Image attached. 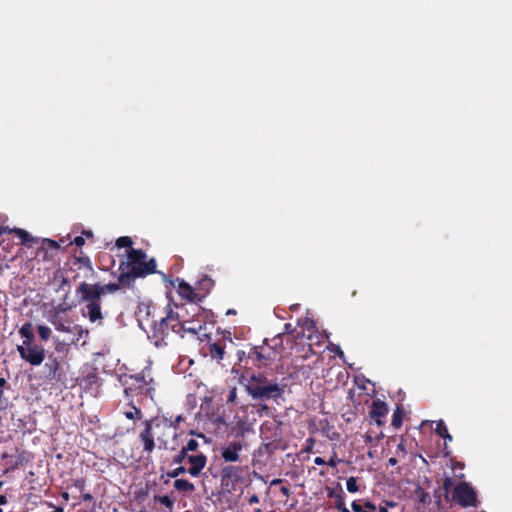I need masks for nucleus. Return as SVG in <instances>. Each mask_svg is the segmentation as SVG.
I'll use <instances>...</instances> for the list:
<instances>
[{"label":"nucleus","instance_id":"nucleus-1","mask_svg":"<svg viewBox=\"0 0 512 512\" xmlns=\"http://www.w3.org/2000/svg\"><path fill=\"white\" fill-rule=\"evenodd\" d=\"M167 423V416L165 415L146 419L143 422V429L139 432L138 440L145 454L151 455L153 453L156 442L160 450H176V446L171 445L168 440L171 424Z\"/></svg>","mask_w":512,"mask_h":512},{"label":"nucleus","instance_id":"nucleus-2","mask_svg":"<svg viewBox=\"0 0 512 512\" xmlns=\"http://www.w3.org/2000/svg\"><path fill=\"white\" fill-rule=\"evenodd\" d=\"M286 385L271 379L265 372L252 373L246 384L248 394L255 400L278 401L284 395Z\"/></svg>","mask_w":512,"mask_h":512},{"label":"nucleus","instance_id":"nucleus-3","mask_svg":"<svg viewBox=\"0 0 512 512\" xmlns=\"http://www.w3.org/2000/svg\"><path fill=\"white\" fill-rule=\"evenodd\" d=\"M127 401L142 405L146 399L153 400L155 383L152 378L146 379L144 372L126 375L122 380Z\"/></svg>","mask_w":512,"mask_h":512},{"label":"nucleus","instance_id":"nucleus-4","mask_svg":"<svg viewBox=\"0 0 512 512\" xmlns=\"http://www.w3.org/2000/svg\"><path fill=\"white\" fill-rule=\"evenodd\" d=\"M166 310V316L162 317L160 321H156L151 328V337L154 339L156 347L167 345L166 339L170 332L177 335L178 332L183 329L180 313L174 312L169 305Z\"/></svg>","mask_w":512,"mask_h":512},{"label":"nucleus","instance_id":"nucleus-5","mask_svg":"<svg viewBox=\"0 0 512 512\" xmlns=\"http://www.w3.org/2000/svg\"><path fill=\"white\" fill-rule=\"evenodd\" d=\"M203 413L200 414V421L202 422V428L210 434L220 435L228 427V423L225 418V409L223 405L219 404H207L206 407H202Z\"/></svg>","mask_w":512,"mask_h":512},{"label":"nucleus","instance_id":"nucleus-6","mask_svg":"<svg viewBox=\"0 0 512 512\" xmlns=\"http://www.w3.org/2000/svg\"><path fill=\"white\" fill-rule=\"evenodd\" d=\"M119 280L122 284H127V288H131L138 278H145L148 275L157 273V263L155 258L131 264L129 268H119Z\"/></svg>","mask_w":512,"mask_h":512},{"label":"nucleus","instance_id":"nucleus-7","mask_svg":"<svg viewBox=\"0 0 512 512\" xmlns=\"http://www.w3.org/2000/svg\"><path fill=\"white\" fill-rule=\"evenodd\" d=\"M65 310L66 309H57L49 311L48 321L54 328L59 332L76 333L78 334V339L81 338L83 334L88 335V331L84 330L80 325H70L71 322L68 317L61 313Z\"/></svg>","mask_w":512,"mask_h":512},{"label":"nucleus","instance_id":"nucleus-8","mask_svg":"<svg viewBox=\"0 0 512 512\" xmlns=\"http://www.w3.org/2000/svg\"><path fill=\"white\" fill-rule=\"evenodd\" d=\"M451 500L457 502L461 507H476L478 499L475 490L468 482H459L452 492Z\"/></svg>","mask_w":512,"mask_h":512},{"label":"nucleus","instance_id":"nucleus-9","mask_svg":"<svg viewBox=\"0 0 512 512\" xmlns=\"http://www.w3.org/2000/svg\"><path fill=\"white\" fill-rule=\"evenodd\" d=\"M17 351L20 357L31 366H39L45 359V349L35 341L18 345Z\"/></svg>","mask_w":512,"mask_h":512},{"label":"nucleus","instance_id":"nucleus-10","mask_svg":"<svg viewBox=\"0 0 512 512\" xmlns=\"http://www.w3.org/2000/svg\"><path fill=\"white\" fill-rule=\"evenodd\" d=\"M171 285L177 289L178 294L183 298L191 302L193 311L196 313L200 310V307L196 305L200 302L202 297L195 292L194 288L190 286L183 279L176 278L170 281Z\"/></svg>","mask_w":512,"mask_h":512},{"label":"nucleus","instance_id":"nucleus-11","mask_svg":"<svg viewBox=\"0 0 512 512\" xmlns=\"http://www.w3.org/2000/svg\"><path fill=\"white\" fill-rule=\"evenodd\" d=\"M243 468L236 465H226L222 468L221 472V486L227 491H232L236 483L241 479Z\"/></svg>","mask_w":512,"mask_h":512},{"label":"nucleus","instance_id":"nucleus-12","mask_svg":"<svg viewBox=\"0 0 512 512\" xmlns=\"http://www.w3.org/2000/svg\"><path fill=\"white\" fill-rule=\"evenodd\" d=\"M60 252V244L55 240L44 238L41 246L37 248L36 258L42 262L53 261Z\"/></svg>","mask_w":512,"mask_h":512},{"label":"nucleus","instance_id":"nucleus-13","mask_svg":"<svg viewBox=\"0 0 512 512\" xmlns=\"http://www.w3.org/2000/svg\"><path fill=\"white\" fill-rule=\"evenodd\" d=\"M63 357L55 356L53 353L48 355V360L44 365V376L48 381H60L64 375L61 363Z\"/></svg>","mask_w":512,"mask_h":512},{"label":"nucleus","instance_id":"nucleus-14","mask_svg":"<svg viewBox=\"0 0 512 512\" xmlns=\"http://www.w3.org/2000/svg\"><path fill=\"white\" fill-rule=\"evenodd\" d=\"M271 348L266 349L265 347H252L248 352V360L252 361L253 365L267 366L271 361L274 360L276 351H270Z\"/></svg>","mask_w":512,"mask_h":512},{"label":"nucleus","instance_id":"nucleus-15","mask_svg":"<svg viewBox=\"0 0 512 512\" xmlns=\"http://www.w3.org/2000/svg\"><path fill=\"white\" fill-rule=\"evenodd\" d=\"M79 303L100 302L101 297L99 294L98 284H89L82 282L76 289Z\"/></svg>","mask_w":512,"mask_h":512},{"label":"nucleus","instance_id":"nucleus-16","mask_svg":"<svg viewBox=\"0 0 512 512\" xmlns=\"http://www.w3.org/2000/svg\"><path fill=\"white\" fill-rule=\"evenodd\" d=\"M244 445L241 441H232L221 447L220 456L225 463H236L241 461V452Z\"/></svg>","mask_w":512,"mask_h":512},{"label":"nucleus","instance_id":"nucleus-17","mask_svg":"<svg viewBox=\"0 0 512 512\" xmlns=\"http://www.w3.org/2000/svg\"><path fill=\"white\" fill-rule=\"evenodd\" d=\"M388 411H389L388 406L384 401H382L380 399H375L372 402L369 416L375 420V422L378 426H382L384 424L383 419L388 414Z\"/></svg>","mask_w":512,"mask_h":512},{"label":"nucleus","instance_id":"nucleus-18","mask_svg":"<svg viewBox=\"0 0 512 512\" xmlns=\"http://www.w3.org/2000/svg\"><path fill=\"white\" fill-rule=\"evenodd\" d=\"M188 462L190 464V467L188 469L189 474L193 477H197L200 475L201 471L206 466L207 457L203 453L190 455L188 457Z\"/></svg>","mask_w":512,"mask_h":512},{"label":"nucleus","instance_id":"nucleus-19","mask_svg":"<svg viewBox=\"0 0 512 512\" xmlns=\"http://www.w3.org/2000/svg\"><path fill=\"white\" fill-rule=\"evenodd\" d=\"M79 385L87 391L96 392L101 386V379L98 373L93 370L79 379Z\"/></svg>","mask_w":512,"mask_h":512},{"label":"nucleus","instance_id":"nucleus-20","mask_svg":"<svg viewBox=\"0 0 512 512\" xmlns=\"http://www.w3.org/2000/svg\"><path fill=\"white\" fill-rule=\"evenodd\" d=\"M147 259V254L142 249L130 248L127 251V260L121 261L119 264V268L126 267L129 268L131 264H138V262L145 261Z\"/></svg>","mask_w":512,"mask_h":512},{"label":"nucleus","instance_id":"nucleus-21","mask_svg":"<svg viewBox=\"0 0 512 512\" xmlns=\"http://www.w3.org/2000/svg\"><path fill=\"white\" fill-rule=\"evenodd\" d=\"M206 349L207 354H209L213 360H216L217 362L223 360L225 354V344L223 341L213 343L208 342L206 344Z\"/></svg>","mask_w":512,"mask_h":512},{"label":"nucleus","instance_id":"nucleus-22","mask_svg":"<svg viewBox=\"0 0 512 512\" xmlns=\"http://www.w3.org/2000/svg\"><path fill=\"white\" fill-rule=\"evenodd\" d=\"M181 325L183 326V329H181L177 335H179L181 338L184 337L186 333H190L193 336H198V333L200 330H202L203 326L200 321H189L184 319L183 316H181Z\"/></svg>","mask_w":512,"mask_h":512},{"label":"nucleus","instance_id":"nucleus-23","mask_svg":"<svg viewBox=\"0 0 512 512\" xmlns=\"http://www.w3.org/2000/svg\"><path fill=\"white\" fill-rule=\"evenodd\" d=\"M83 316L88 317L91 322L102 320L101 301L87 303L86 312H83Z\"/></svg>","mask_w":512,"mask_h":512},{"label":"nucleus","instance_id":"nucleus-24","mask_svg":"<svg viewBox=\"0 0 512 512\" xmlns=\"http://www.w3.org/2000/svg\"><path fill=\"white\" fill-rule=\"evenodd\" d=\"M11 232L16 234V236L21 240V244L27 247H33L35 244L39 242L38 238L33 237L24 229L14 228Z\"/></svg>","mask_w":512,"mask_h":512},{"label":"nucleus","instance_id":"nucleus-25","mask_svg":"<svg viewBox=\"0 0 512 512\" xmlns=\"http://www.w3.org/2000/svg\"><path fill=\"white\" fill-rule=\"evenodd\" d=\"M69 264L71 265V270L76 269H86L88 272H93V266L91 260L88 256L83 255L79 257H73Z\"/></svg>","mask_w":512,"mask_h":512},{"label":"nucleus","instance_id":"nucleus-26","mask_svg":"<svg viewBox=\"0 0 512 512\" xmlns=\"http://www.w3.org/2000/svg\"><path fill=\"white\" fill-rule=\"evenodd\" d=\"M127 406L129 409L123 412V415L126 419L138 421L143 418V412L140 408V405L136 404L135 402L128 401Z\"/></svg>","mask_w":512,"mask_h":512},{"label":"nucleus","instance_id":"nucleus-27","mask_svg":"<svg viewBox=\"0 0 512 512\" xmlns=\"http://www.w3.org/2000/svg\"><path fill=\"white\" fill-rule=\"evenodd\" d=\"M97 284H98L100 297H102V295H105L108 293H115L119 289L127 287V284H122V282H120L119 279H118L117 283H108V284H104V285H102L100 283H97Z\"/></svg>","mask_w":512,"mask_h":512},{"label":"nucleus","instance_id":"nucleus-28","mask_svg":"<svg viewBox=\"0 0 512 512\" xmlns=\"http://www.w3.org/2000/svg\"><path fill=\"white\" fill-rule=\"evenodd\" d=\"M19 334L24 338L23 343L35 341L33 326L30 322H26L20 327Z\"/></svg>","mask_w":512,"mask_h":512},{"label":"nucleus","instance_id":"nucleus-29","mask_svg":"<svg viewBox=\"0 0 512 512\" xmlns=\"http://www.w3.org/2000/svg\"><path fill=\"white\" fill-rule=\"evenodd\" d=\"M173 486L179 492H193L195 490L194 484L186 479H176Z\"/></svg>","mask_w":512,"mask_h":512},{"label":"nucleus","instance_id":"nucleus-30","mask_svg":"<svg viewBox=\"0 0 512 512\" xmlns=\"http://www.w3.org/2000/svg\"><path fill=\"white\" fill-rule=\"evenodd\" d=\"M184 421V417L182 415H177L174 419L167 417V424H171L170 428L173 430V440H175L178 436L177 431L180 428V424Z\"/></svg>","mask_w":512,"mask_h":512},{"label":"nucleus","instance_id":"nucleus-31","mask_svg":"<svg viewBox=\"0 0 512 512\" xmlns=\"http://www.w3.org/2000/svg\"><path fill=\"white\" fill-rule=\"evenodd\" d=\"M435 431L444 440L452 441V436L449 434L447 426L443 420L437 422Z\"/></svg>","mask_w":512,"mask_h":512},{"label":"nucleus","instance_id":"nucleus-32","mask_svg":"<svg viewBox=\"0 0 512 512\" xmlns=\"http://www.w3.org/2000/svg\"><path fill=\"white\" fill-rule=\"evenodd\" d=\"M415 495L418 498V501L422 504H429L431 502V497L428 492H426L422 487L418 486L415 491Z\"/></svg>","mask_w":512,"mask_h":512},{"label":"nucleus","instance_id":"nucleus-33","mask_svg":"<svg viewBox=\"0 0 512 512\" xmlns=\"http://www.w3.org/2000/svg\"><path fill=\"white\" fill-rule=\"evenodd\" d=\"M154 500L156 502H159L160 504L164 505L165 507H167L170 512L173 510L174 500L171 499L169 496H167V495H163V496L155 495L154 496Z\"/></svg>","mask_w":512,"mask_h":512},{"label":"nucleus","instance_id":"nucleus-34","mask_svg":"<svg viewBox=\"0 0 512 512\" xmlns=\"http://www.w3.org/2000/svg\"><path fill=\"white\" fill-rule=\"evenodd\" d=\"M402 418H403V412L402 410L400 409V407H397L394 412H393V415H392V420H391V425L394 427V428H400L401 425H402Z\"/></svg>","mask_w":512,"mask_h":512},{"label":"nucleus","instance_id":"nucleus-35","mask_svg":"<svg viewBox=\"0 0 512 512\" xmlns=\"http://www.w3.org/2000/svg\"><path fill=\"white\" fill-rule=\"evenodd\" d=\"M278 443L275 441L263 443L260 446V451H263L269 455L273 454L278 449Z\"/></svg>","mask_w":512,"mask_h":512},{"label":"nucleus","instance_id":"nucleus-36","mask_svg":"<svg viewBox=\"0 0 512 512\" xmlns=\"http://www.w3.org/2000/svg\"><path fill=\"white\" fill-rule=\"evenodd\" d=\"M133 241L129 236H122L116 240V246L119 248H132Z\"/></svg>","mask_w":512,"mask_h":512},{"label":"nucleus","instance_id":"nucleus-37","mask_svg":"<svg viewBox=\"0 0 512 512\" xmlns=\"http://www.w3.org/2000/svg\"><path fill=\"white\" fill-rule=\"evenodd\" d=\"M37 331L39 337L44 341H47L51 336V329L46 325H39L37 327Z\"/></svg>","mask_w":512,"mask_h":512},{"label":"nucleus","instance_id":"nucleus-38","mask_svg":"<svg viewBox=\"0 0 512 512\" xmlns=\"http://www.w3.org/2000/svg\"><path fill=\"white\" fill-rule=\"evenodd\" d=\"M328 498H336L339 499L344 495L342 487L338 484V491L331 487H326Z\"/></svg>","mask_w":512,"mask_h":512},{"label":"nucleus","instance_id":"nucleus-39","mask_svg":"<svg viewBox=\"0 0 512 512\" xmlns=\"http://www.w3.org/2000/svg\"><path fill=\"white\" fill-rule=\"evenodd\" d=\"M186 450V452H196L199 448V443L196 439H189L187 443L182 447Z\"/></svg>","mask_w":512,"mask_h":512},{"label":"nucleus","instance_id":"nucleus-40","mask_svg":"<svg viewBox=\"0 0 512 512\" xmlns=\"http://www.w3.org/2000/svg\"><path fill=\"white\" fill-rule=\"evenodd\" d=\"M190 455L188 454V452H186V450L184 448H181V450L178 452L177 455L174 456L173 458V463L174 464H181L184 462V460H188V457Z\"/></svg>","mask_w":512,"mask_h":512},{"label":"nucleus","instance_id":"nucleus-41","mask_svg":"<svg viewBox=\"0 0 512 512\" xmlns=\"http://www.w3.org/2000/svg\"><path fill=\"white\" fill-rule=\"evenodd\" d=\"M346 487L350 493H356L359 490L356 478L349 477L346 482Z\"/></svg>","mask_w":512,"mask_h":512},{"label":"nucleus","instance_id":"nucleus-42","mask_svg":"<svg viewBox=\"0 0 512 512\" xmlns=\"http://www.w3.org/2000/svg\"><path fill=\"white\" fill-rule=\"evenodd\" d=\"M452 486H453V480L451 477L449 476H446L444 479H443V489L445 491V496L446 498L448 499V495L452 489Z\"/></svg>","mask_w":512,"mask_h":512},{"label":"nucleus","instance_id":"nucleus-43","mask_svg":"<svg viewBox=\"0 0 512 512\" xmlns=\"http://www.w3.org/2000/svg\"><path fill=\"white\" fill-rule=\"evenodd\" d=\"M291 327H292V325L290 323H286L285 324V331H286V333L279 334L277 337H275L273 339V341L276 342L277 340H279L280 343H281L282 342V339H281L282 336L286 337V339L289 340L291 338V332H292Z\"/></svg>","mask_w":512,"mask_h":512},{"label":"nucleus","instance_id":"nucleus-44","mask_svg":"<svg viewBox=\"0 0 512 512\" xmlns=\"http://www.w3.org/2000/svg\"><path fill=\"white\" fill-rule=\"evenodd\" d=\"M73 485L76 489H78L80 492H83L85 490L86 481L83 478L75 479L73 480Z\"/></svg>","mask_w":512,"mask_h":512},{"label":"nucleus","instance_id":"nucleus-45","mask_svg":"<svg viewBox=\"0 0 512 512\" xmlns=\"http://www.w3.org/2000/svg\"><path fill=\"white\" fill-rule=\"evenodd\" d=\"M314 444H315V440L313 437H309L307 440H306V445L305 447L303 448V452H306V453H311L313 451V448H314Z\"/></svg>","mask_w":512,"mask_h":512},{"label":"nucleus","instance_id":"nucleus-46","mask_svg":"<svg viewBox=\"0 0 512 512\" xmlns=\"http://www.w3.org/2000/svg\"><path fill=\"white\" fill-rule=\"evenodd\" d=\"M187 470L184 466H179L178 468L174 469L173 471L169 472L168 473V476L171 477V478H175L181 474H184L186 473Z\"/></svg>","mask_w":512,"mask_h":512},{"label":"nucleus","instance_id":"nucleus-47","mask_svg":"<svg viewBox=\"0 0 512 512\" xmlns=\"http://www.w3.org/2000/svg\"><path fill=\"white\" fill-rule=\"evenodd\" d=\"M237 399V388L231 387L227 396V403H234Z\"/></svg>","mask_w":512,"mask_h":512},{"label":"nucleus","instance_id":"nucleus-48","mask_svg":"<svg viewBox=\"0 0 512 512\" xmlns=\"http://www.w3.org/2000/svg\"><path fill=\"white\" fill-rule=\"evenodd\" d=\"M335 505H336V508L338 510H340L341 512H350L349 509L345 506L344 497L343 496L336 500Z\"/></svg>","mask_w":512,"mask_h":512},{"label":"nucleus","instance_id":"nucleus-49","mask_svg":"<svg viewBox=\"0 0 512 512\" xmlns=\"http://www.w3.org/2000/svg\"><path fill=\"white\" fill-rule=\"evenodd\" d=\"M341 460L337 458V454L336 452H333L332 453V456L330 457V459L327 461V465L330 466V467H336L337 464L340 462Z\"/></svg>","mask_w":512,"mask_h":512},{"label":"nucleus","instance_id":"nucleus-50","mask_svg":"<svg viewBox=\"0 0 512 512\" xmlns=\"http://www.w3.org/2000/svg\"><path fill=\"white\" fill-rule=\"evenodd\" d=\"M72 243L75 244L78 247H81V246L84 245L85 240H84V238L82 236H77V237L74 238Z\"/></svg>","mask_w":512,"mask_h":512},{"label":"nucleus","instance_id":"nucleus-51","mask_svg":"<svg viewBox=\"0 0 512 512\" xmlns=\"http://www.w3.org/2000/svg\"><path fill=\"white\" fill-rule=\"evenodd\" d=\"M351 507L354 512H368V511H364L362 509L361 505L357 503V501H353L351 504Z\"/></svg>","mask_w":512,"mask_h":512},{"label":"nucleus","instance_id":"nucleus-52","mask_svg":"<svg viewBox=\"0 0 512 512\" xmlns=\"http://www.w3.org/2000/svg\"><path fill=\"white\" fill-rule=\"evenodd\" d=\"M82 499L85 502H91V501H93V496L91 493H83Z\"/></svg>","mask_w":512,"mask_h":512},{"label":"nucleus","instance_id":"nucleus-53","mask_svg":"<svg viewBox=\"0 0 512 512\" xmlns=\"http://www.w3.org/2000/svg\"><path fill=\"white\" fill-rule=\"evenodd\" d=\"M314 463L316 465H327V461H325L322 457H316L314 459Z\"/></svg>","mask_w":512,"mask_h":512},{"label":"nucleus","instance_id":"nucleus-54","mask_svg":"<svg viewBox=\"0 0 512 512\" xmlns=\"http://www.w3.org/2000/svg\"><path fill=\"white\" fill-rule=\"evenodd\" d=\"M200 284H201L202 286H204V285H209V286H211V285H212V280H211L210 278H208V277H204V278L200 281Z\"/></svg>","mask_w":512,"mask_h":512},{"label":"nucleus","instance_id":"nucleus-55","mask_svg":"<svg viewBox=\"0 0 512 512\" xmlns=\"http://www.w3.org/2000/svg\"><path fill=\"white\" fill-rule=\"evenodd\" d=\"M331 351L335 352L339 357L344 356V353L339 346H335Z\"/></svg>","mask_w":512,"mask_h":512},{"label":"nucleus","instance_id":"nucleus-56","mask_svg":"<svg viewBox=\"0 0 512 512\" xmlns=\"http://www.w3.org/2000/svg\"><path fill=\"white\" fill-rule=\"evenodd\" d=\"M364 505H365V507H366L368 510H370V511H374V510H376V506H375V504H373V503H372V502H370V501L365 502V504H364Z\"/></svg>","mask_w":512,"mask_h":512},{"label":"nucleus","instance_id":"nucleus-57","mask_svg":"<svg viewBox=\"0 0 512 512\" xmlns=\"http://www.w3.org/2000/svg\"><path fill=\"white\" fill-rule=\"evenodd\" d=\"M374 440L373 436L370 434V432H367L365 434V442L366 443H372Z\"/></svg>","mask_w":512,"mask_h":512},{"label":"nucleus","instance_id":"nucleus-58","mask_svg":"<svg viewBox=\"0 0 512 512\" xmlns=\"http://www.w3.org/2000/svg\"><path fill=\"white\" fill-rule=\"evenodd\" d=\"M280 492H281L283 495H285V496H289V494H290V490H289V488H288V487H285V486H283V487H281V488H280Z\"/></svg>","mask_w":512,"mask_h":512},{"label":"nucleus","instance_id":"nucleus-59","mask_svg":"<svg viewBox=\"0 0 512 512\" xmlns=\"http://www.w3.org/2000/svg\"><path fill=\"white\" fill-rule=\"evenodd\" d=\"M314 353L313 351V348H312V345L310 343H308V350L307 352L303 355V358H307L308 357V354H312Z\"/></svg>","mask_w":512,"mask_h":512},{"label":"nucleus","instance_id":"nucleus-60","mask_svg":"<svg viewBox=\"0 0 512 512\" xmlns=\"http://www.w3.org/2000/svg\"><path fill=\"white\" fill-rule=\"evenodd\" d=\"M259 502V498L257 495H252L250 498H249V503L250 504H253V503H258Z\"/></svg>","mask_w":512,"mask_h":512},{"label":"nucleus","instance_id":"nucleus-61","mask_svg":"<svg viewBox=\"0 0 512 512\" xmlns=\"http://www.w3.org/2000/svg\"><path fill=\"white\" fill-rule=\"evenodd\" d=\"M20 463H21V461H20V460L15 461V463H13V464H12V465L7 469V471H10V470H14V469H16V468L19 466V464H20Z\"/></svg>","mask_w":512,"mask_h":512},{"label":"nucleus","instance_id":"nucleus-62","mask_svg":"<svg viewBox=\"0 0 512 512\" xmlns=\"http://www.w3.org/2000/svg\"><path fill=\"white\" fill-rule=\"evenodd\" d=\"M388 463L391 466H395L398 463V460L395 457H391L388 459Z\"/></svg>","mask_w":512,"mask_h":512},{"label":"nucleus","instance_id":"nucleus-63","mask_svg":"<svg viewBox=\"0 0 512 512\" xmlns=\"http://www.w3.org/2000/svg\"><path fill=\"white\" fill-rule=\"evenodd\" d=\"M64 349H65V345H64V344H62V343H58V344H56V346H55V350H56V351H58V352H61V351H62V350H64Z\"/></svg>","mask_w":512,"mask_h":512},{"label":"nucleus","instance_id":"nucleus-64","mask_svg":"<svg viewBox=\"0 0 512 512\" xmlns=\"http://www.w3.org/2000/svg\"><path fill=\"white\" fill-rule=\"evenodd\" d=\"M397 449L402 451L403 453H406L405 445L402 441L398 444Z\"/></svg>","mask_w":512,"mask_h":512}]
</instances>
